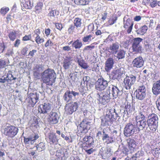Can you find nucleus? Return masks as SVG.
<instances>
[{
  "instance_id": "1",
  "label": "nucleus",
  "mask_w": 160,
  "mask_h": 160,
  "mask_svg": "<svg viewBox=\"0 0 160 160\" xmlns=\"http://www.w3.org/2000/svg\"><path fill=\"white\" fill-rule=\"evenodd\" d=\"M56 78V74L54 70L51 68H47L41 74L42 81L48 85L52 86L55 82Z\"/></svg>"
},
{
  "instance_id": "2",
  "label": "nucleus",
  "mask_w": 160,
  "mask_h": 160,
  "mask_svg": "<svg viewBox=\"0 0 160 160\" xmlns=\"http://www.w3.org/2000/svg\"><path fill=\"white\" fill-rule=\"evenodd\" d=\"M115 109H107L106 114L101 117V125L102 127L108 126L112 124L116 119L114 118V113L115 112Z\"/></svg>"
},
{
  "instance_id": "3",
  "label": "nucleus",
  "mask_w": 160,
  "mask_h": 160,
  "mask_svg": "<svg viewBox=\"0 0 160 160\" xmlns=\"http://www.w3.org/2000/svg\"><path fill=\"white\" fill-rule=\"evenodd\" d=\"M158 118L157 115L152 113L148 117L147 121L148 125L150 129L155 131L157 129Z\"/></svg>"
},
{
  "instance_id": "4",
  "label": "nucleus",
  "mask_w": 160,
  "mask_h": 160,
  "mask_svg": "<svg viewBox=\"0 0 160 160\" xmlns=\"http://www.w3.org/2000/svg\"><path fill=\"white\" fill-rule=\"evenodd\" d=\"M140 131L138 128L136 127L131 123H128L124 128V134L126 137H129L134 133L135 134Z\"/></svg>"
},
{
  "instance_id": "5",
  "label": "nucleus",
  "mask_w": 160,
  "mask_h": 160,
  "mask_svg": "<svg viewBox=\"0 0 160 160\" xmlns=\"http://www.w3.org/2000/svg\"><path fill=\"white\" fill-rule=\"evenodd\" d=\"M18 130L17 127L9 125L5 128L3 133L8 138H12L17 134Z\"/></svg>"
},
{
  "instance_id": "6",
  "label": "nucleus",
  "mask_w": 160,
  "mask_h": 160,
  "mask_svg": "<svg viewBox=\"0 0 160 160\" xmlns=\"http://www.w3.org/2000/svg\"><path fill=\"white\" fill-rule=\"evenodd\" d=\"M142 41V39L140 38H134L132 41V45L133 52L136 53H140L142 52V47L140 45V43Z\"/></svg>"
},
{
  "instance_id": "7",
  "label": "nucleus",
  "mask_w": 160,
  "mask_h": 160,
  "mask_svg": "<svg viewBox=\"0 0 160 160\" xmlns=\"http://www.w3.org/2000/svg\"><path fill=\"white\" fill-rule=\"evenodd\" d=\"M39 99V95L37 93H30L28 95L26 101L28 103V106L33 107Z\"/></svg>"
},
{
  "instance_id": "8",
  "label": "nucleus",
  "mask_w": 160,
  "mask_h": 160,
  "mask_svg": "<svg viewBox=\"0 0 160 160\" xmlns=\"http://www.w3.org/2000/svg\"><path fill=\"white\" fill-rule=\"evenodd\" d=\"M108 82L102 77L98 78L95 83V89L99 91L104 90L108 86Z\"/></svg>"
},
{
  "instance_id": "9",
  "label": "nucleus",
  "mask_w": 160,
  "mask_h": 160,
  "mask_svg": "<svg viewBox=\"0 0 160 160\" xmlns=\"http://www.w3.org/2000/svg\"><path fill=\"white\" fill-rule=\"evenodd\" d=\"M136 80V77L133 75L126 76L123 80L124 86L128 89H130L131 87L134 84Z\"/></svg>"
},
{
  "instance_id": "10",
  "label": "nucleus",
  "mask_w": 160,
  "mask_h": 160,
  "mask_svg": "<svg viewBox=\"0 0 160 160\" xmlns=\"http://www.w3.org/2000/svg\"><path fill=\"white\" fill-rule=\"evenodd\" d=\"M78 108V104L76 102H70L66 104L65 107V110L68 114H71L75 111Z\"/></svg>"
},
{
  "instance_id": "11",
  "label": "nucleus",
  "mask_w": 160,
  "mask_h": 160,
  "mask_svg": "<svg viewBox=\"0 0 160 160\" xmlns=\"http://www.w3.org/2000/svg\"><path fill=\"white\" fill-rule=\"evenodd\" d=\"M52 109V105L48 102L40 104L38 107V112L40 114H45L50 112Z\"/></svg>"
},
{
  "instance_id": "12",
  "label": "nucleus",
  "mask_w": 160,
  "mask_h": 160,
  "mask_svg": "<svg viewBox=\"0 0 160 160\" xmlns=\"http://www.w3.org/2000/svg\"><path fill=\"white\" fill-rule=\"evenodd\" d=\"M135 93L137 98L140 100H143L146 95L145 87L143 85L139 86L138 88L136 90Z\"/></svg>"
},
{
  "instance_id": "13",
  "label": "nucleus",
  "mask_w": 160,
  "mask_h": 160,
  "mask_svg": "<svg viewBox=\"0 0 160 160\" xmlns=\"http://www.w3.org/2000/svg\"><path fill=\"white\" fill-rule=\"evenodd\" d=\"M2 77V78H0V82L4 83L6 81L8 83L10 84L13 83L15 82L13 81L17 79V78L14 77L12 75V72L11 71H9L7 74L6 78Z\"/></svg>"
},
{
  "instance_id": "14",
  "label": "nucleus",
  "mask_w": 160,
  "mask_h": 160,
  "mask_svg": "<svg viewBox=\"0 0 160 160\" xmlns=\"http://www.w3.org/2000/svg\"><path fill=\"white\" fill-rule=\"evenodd\" d=\"M59 117L56 112L51 111L48 115V121L51 124H55L58 122Z\"/></svg>"
},
{
  "instance_id": "15",
  "label": "nucleus",
  "mask_w": 160,
  "mask_h": 160,
  "mask_svg": "<svg viewBox=\"0 0 160 160\" xmlns=\"http://www.w3.org/2000/svg\"><path fill=\"white\" fill-rule=\"evenodd\" d=\"M39 137L38 133H32L28 138L24 137V142L25 144H32Z\"/></svg>"
},
{
  "instance_id": "16",
  "label": "nucleus",
  "mask_w": 160,
  "mask_h": 160,
  "mask_svg": "<svg viewBox=\"0 0 160 160\" xmlns=\"http://www.w3.org/2000/svg\"><path fill=\"white\" fill-rule=\"evenodd\" d=\"M120 92V91L118 88L117 87L112 85H110L107 90V93L109 95L112 94L113 97L115 98L118 97L119 93Z\"/></svg>"
},
{
  "instance_id": "17",
  "label": "nucleus",
  "mask_w": 160,
  "mask_h": 160,
  "mask_svg": "<svg viewBox=\"0 0 160 160\" xmlns=\"http://www.w3.org/2000/svg\"><path fill=\"white\" fill-rule=\"evenodd\" d=\"M100 153L103 159H107L112 155L111 149L108 147L102 148L100 150Z\"/></svg>"
},
{
  "instance_id": "18",
  "label": "nucleus",
  "mask_w": 160,
  "mask_h": 160,
  "mask_svg": "<svg viewBox=\"0 0 160 160\" xmlns=\"http://www.w3.org/2000/svg\"><path fill=\"white\" fill-rule=\"evenodd\" d=\"M144 61L141 56L138 57L133 60L132 64L134 68H139L142 67L144 64Z\"/></svg>"
},
{
  "instance_id": "19",
  "label": "nucleus",
  "mask_w": 160,
  "mask_h": 160,
  "mask_svg": "<svg viewBox=\"0 0 160 160\" xmlns=\"http://www.w3.org/2000/svg\"><path fill=\"white\" fill-rule=\"evenodd\" d=\"M133 23L131 19L128 18L124 22V27L125 29H127V31L128 33H131L132 29Z\"/></svg>"
},
{
  "instance_id": "20",
  "label": "nucleus",
  "mask_w": 160,
  "mask_h": 160,
  "mask_svg": "<svg viewBox=\"0 0 160 160\" xmlns=\"http://www.w3.org/2000/svg\"><path fill=\"white\" fill-rule=\"evenodd\" d=\"M57 136L56 134L53 133H50L47 137V141L50 144H56L58 142Z\"/></svg>"
},
{
  "instance_id": "21",
  "label": "nucleus",
  "mask_w": 160,
  "mask_h": 160,
  "mask_svg": "<svg viewBox=\"0 0 160 160\" xmlns=\"http://www.w3.org/2000/svg\"><path fill=\"white\" fill-rule=\"evenodd\" d=\"M72 58L70 56H66L63 61V67L65 70L69 69L71 65Z\"/></svg>"
},
{
  "instance_id": "22",
  "label": "nucleus",
  "mask_w": 160,
  "mask_h": 160,
  "mask_svg": "<svg viewBox=\"0 0 160 160\" xmlns=\"http://www.w3.org/2000/svg\"><path fill=\"white\" fill-rule=\"evenodd\" d=\"M134 109V108L130 103L127 102L126 103H125L124 110L125 114L130 116L132 114Z\"/></svg>"
},
{
  "instance_id": "23",
  "label": "nucleus",
  "mask_w": 160,
  "mask_h": 160,
  "mask_svg": "<svg viewBox=\"0 0 160 160\" xmlns=\"http://www.w3.org/2000/svg\"><path fill=\"white\" fill-rule=\"evenodd\" d=\"M103 136L102 137V140L103 141H105V142L107 144L112 143L114 142L115 139L113 137V136L109 137L108 134L105 133L104 131H103Z\"/></svg>"
},
{
  "instance_id": "24",
  "label": "nucleus",
  "mask_w": 160,
  "mask_h": 160,
  "mask_svg": "<svg viewBox=\"0 0 160 160\" xmlns=\"http://www.w3.org/2000/svg\"><path fill=\"white\" fill-rule=\"evenodd\" d=\"M64 149H61L58 150L56 152V156L61 160H66L68 156V154L65 153Z\"/></svg>"
},
{
  "instance_id": "25",
  "label": "nucleus",
  "mask_w": 160,
  "mask_h": 160,
  "mask_svg": "<svg viewBox=\"0 0 160 160\" xmlns=\"http://www.w3.org/2000/svg\"><path fill=\"white\" fill-rule=\"evenodd\" d=\"M123 73L119 69H117L113 71L112 72L110 77L113 80L119 79L122 75Z\"/></svg>"
},
{
  "instance_id": "26",
  "label": "nucleus",
  "mask_w": 160,
  "mask_h": 160,
  "mask_svg": "<svg viewBox=\"0 0 160 160\" xmlns=\"http://www.w3.org/2000/svg\"><path fill=\"white\" fill-rule=\"evenodd\" d=\"M88 125L87 122L82 121L80 124L78 132L81 133L86 134L88 130Z\"/></svg>"
},
{
  "instance_id": "27",
  "label": "nucleus",
  "mask_w": 160,
  "mask_h": 160,
  "mask_svg": "<svg viewBox=\"0 0 160 160\" xmlns=\"http://www.w3.org/2000/svg\"><path fill=\"white\" fill-rule=\"evenodd\" d=\"M114 64L113 59L111 58L108 59L105 62V69L106 71L108 72L112 68Z\"/></svg>"
},
{
  "instance_id": "28",
  "label": "nucleus",
  "mask_w": 160,
  "mask_h": 160,
  "mask_svg": "<svg viewBox=\"0 0 160 160\" xmlns=\"http://www.w3.org/2000/svg\"><path fill=\"white\" fill-rule=\"evenodd\" d=\"M30 128L32 130H34L37 128L39 127L38 119L34 117L32 120L29 123Z\"/></svg>"
},
{
  "instance_id": "29",
  "label": "nucleus",
  "mask_w": 160,
  "mask_h": 160,
  "mask_svg": "<svg viewBox=\"0 0 160 160\" xmlns=\"http://www.w3.org/2000/svg\"><path fill=\"white\" fill-rule=\"evenodd\" d=\"M128 146L131 150H134L136 148L137 143L136 141L133 139L129 138L127 140Z\"/></svg>"
},
{
  "instance_id": "30",
  "label": "nucleus",
  "mask_w": 160,
  "mask_h": 160,
  "mask_svg": "<svg viewBox=\"0 0 160 160\" xmlns=\"http://www.w3.org/2000/svg\"><path fill=\"white\" fill-rule=\"evenodd\" d=\"M63 98L66 102H71L72 100V96L71 91H67L64 94Z\"/></svg>"
},
{
  "instance_id": "31",
  "label": "nucleus",
  "mask_w": 160,
  "mask_h": 160,
  "mask_svg": "<svg viewBox=\"0 0 160 160\" xmlns=\"http://www.w3.org/2000/svg\"><path fill=\"white\" fill-rule=\"evenodd\" d=\"M152 92L154 95H156L160 93V86L156 82L153 85Z\"/></svg>"
},
{
  "instance_id": "32",
  "label": "nucleus",
  "mask_w": 160,
  "mask_h": 160,
  "mask_svg": "<svg viewBox=\"0 0 160 160\" xmlns=\"http://www.w3.org/2000/svg\"><path fill=\"white\" fill-rule=\"evenodd\" d=\"M119 48V45L118 42L113 43L110 46L109 49L111 52L113 54H116L117 53Z\"/></svg>"
},
{
  "instance_id": "33",
  "label": "nucleus",
  "mask_w": 160,
  "mask_h": 160,
  "mask_svg": "<svg viewBox=\"0 0 160 160\" xmlns=\"http://www.w3.org/2000/svg\"><path fill=\"white\" fill-rule=\"evenodd\" d=\"M84 143L88 145H93L94 143L93 138L91 136H85L83 138Z\"/></svg>"
},
{
  "instance_id": "34",
  "label": "nucleus",
  "mask_w": 160,
  "mask_h": 160,
  "mask_svg": "<svg viewBox=\"0 0 160 160\" xmlns=\"http://www.w3.org/2000/svg\"><path fill=\"white\" fill-rule=\"evenodd\" d=\"M22 4L23 7L28 9H31L33 6V3H32L31 0H23Z\"/></svg>"
},
{
  "instance_id": "35",
  "label": "nucleus",
  "mask_w": 160,
  "mask_h": 160,
  "mask_svg": "<svg viewBox=\"0 0 160 160\" xmlns=\"http://www.w3.org/2000/svg\"><path fill=\"white\" fill-rule=\"evenodd\" d=\"M43 6V4L42 2H37L34 7L35 12L38 13L41 12Z\"/></svg>"
},
{
  "instance_id": "36",
  "label": "nucleus",
  "mask_w": 160,
  "mask_h": 160,
  "mask_svg": "<svg viewBox=\"0 0 160 160\" xmlns=\"http://www.w3.org/2000/svg\"><path fill=\"white\" fill-rule=\"evenodd\" d=\"M143 155L144 152L142 150L138 151L131 158V159L132 160H137L138 158L142 157Z\"/></svg>"
},
{
  "instance_id": "37",
  "label": "nucleus",
  "mask_w": 160,
  "mask_h": 160,
  "mask_svg": "<svg viewBox=\"0 0 160 160\" xmlns=\"http://www.w3.org/2000/svg\"><path fill=\"white\" fill-rule=\"evenodd\" d=\"M17 31L16 30H12L8 34V37L11 41H14L17 37Z\"/></svg>"
},
{
  "instance_id": "38",
  "label": "nucleus",
  "mask_w": 160,
  "mask_h": 160,
  "mask_svg": "<svg viewBox=\"0 0 160 160\" xmlns=\"http://www.w3.org/2000/svg\"><path fill=\"white\" fill-rule=\"evenodd\" d=\"M145 113L144 112H139L135 117V120L136 122L145 119Z\"/></svg>"
},
{
  "instance_id": "39",
  "label": "nucleus",
  "mask_w": 160,
  "mask_h": 160,
  "mask_svg": "<svg viewBox=\"0 0 160 160\" xmlns=\"http://www.w3.org/2000/svg\"><path fill=\"white\" fill-rule=\"evenodd\" d=\"M148 29V27L145 25L140 27L137 30V33L140 35H143L146 32Z\"/></svg>"
},
{
  "instance_id": "40",
  "label": "nucleus",
  "mask_w": 160,
  "mask_h": 160,
  "mask_svg": "<svg viewBox=\"0 0 160 160\" xmlns=\"http://www.w3.org/2000/svg\"><path fill=\"white\" fill-rule=\"evenodd\" d=\"M72 45L75 49H79L82 47V44L79 39H77L72 43Z\"/></svg>"
},
{
  "instance_id": "41",
  "label": "nucleus",
  "mask_w": 160,
  "mask_h": 160,
  "mask_svg": "<svg viewBox=\"0 0 160 160\" xmlns=\"http://www.w3.org/2000/svg\"><path fill=\"white\" fill-rule=\"evenodd\" d=\"M81 19L79 18H76L73 20V24L77 28H79L82 27Z\"/></svg>"
},
{
  "instance_id": "42",
  "label": "nucleus",
  "mask_w": 160,
  "mask_h": 160,
  "mask_svg": "<svg viewBox=\"0 0 160 160\" xmlns=\"http://www.w3.org/2000/svg\"><path fill=\"white\" fill-rule=\"evenodd\" d=\"M137 127L139 129H143L145 128L146 125V122L145 120H142L137 122Z\"/></svg>"
},
{
  "instance_id": "43",
  "label": "nucleus",
  "mask_w": 160,
  "mask_h": 160,
  "mask_svg": "<svg viewBox=\"0 0 160 160\" xmlns=\"http://www.w3.org/2000/svg\"><path fill=\"white\" fill-rule=\"evenodd\" d=\"M78 65L84 69H87L89 67L87 63H86L83 59L78 60Z\"/></svg>"
},
{
  "instance_id": "44",
  "label": "nucleus",
  "mask_w": 160,
  "mask_h": 160,
  "mask_svg": "<svg viewBox=\"0 0 160 160\" xmlns=\"http://www.w3.org/2000/svg\"><path fill=\"white\" fill-rule=\"evenodd\" d=\"M125 54L126 52L124 50L120 49L117 53V58H118V59H120L124 58Z\"/></svg>"
},
{
  "instance_id": "45",
  "label": "nucleus",
  "mask_w": 160,
  "mask_h": 160,
  "mask_svg": "<svg viewBox=\"0 0 160 160\" xmlns=\"http://www.w3.org/2000/svg\"><path fill=\"white\" fill-rule=\"evenodd\" d=\"M59 14V11L55 9L50 11L48 13V15L50 17H55L58 16Z\"/></svg>"
},
{
  "instance_id": "46",
  "label": "nucleus",
  "mask_w": 160,
  "mask_h": 160,
  "mask_svg": "<svg viewBox=\"0 0 160 160\" xmlns=\"http://www.w3.org/2000/svg\"><path fill=\"white\" fill-rule=\"evenodd\" d=\"M110 101V98L107 95H104L101 99V102L103 105H105Z\"/></svg>"
},
{
  "instance_id": "47",
  "label": "nucleus",
  "mask_w": 160,
  "mask_h": 160,
  "mask_svg": "<svg viewBox=\"0 0 160 160\" xmlns=\"http://www.w3.org/2000/svg\"><path fill=\"white\" fill-rule=\"evenodd\" d=\"M36 148V149L38 152L42 151L45 149L44 143L43 142H40L37 145Z\"/></svg>"
},
{
  "instance_id": "48",
  "label": "nucleus",
  "mask_w": 160,
  "mask_h": 160,
  "mask_svg": "<svg viewBox=\"0 0 160 160\" xmlns=\"http://www.w3.org/2000/svg\"><path fill=\"white\" fill-rule=\"evenodd\" d=\"M9 8L8 7H3L0 10V13L2 16H5L9 11Z\"/></svg>"
},
{
  "instance_id": "49",
  "label": "nucleus",
  "mask_w": 160,
  "mask_h": 160,
  "mask_svg": "<svg viewBox=\"0 0 160 160\" xmlns=\"http://www.w3.org/2000/svg\"><path fill=\"white\" fill-rule=\"evenodd\" d=\"M43 66L42 64H37L33 68L34 73L39 74L40 71V69H42Z\"/></svg>"
},
{
  "instance_id": "50",
  "label": "nucleus",
  "mask_w": 160,
  "mask_h": 160,
  "mask_svg": "<svg viewBox=\"0 0 160 160\" xmlns=\"http://www.w3.org/2000/svg\"><path fill=\"white\" fill-rule=\"evenodd\" d=\"M152 154L155 157L158 158L160 154V148H156L152 152Z\"/></svg>"
},
{
  "instance_id": "51",
  "label": "nucleus",
  "mask_w": 160,
  "mask_h": 160,
  "mask_svg": "<svg viewBox=\"0 0 160 160\" xmlns=\"http://www.w3.org/2000/svg\"><path fill=\"white\" fill-rule=\"evenodd\" d=\"M35 41L38 44H39L43 43L44 41V39L43 38H41L39 35L36 36L35 38Z\"/></svg>"
},
{
  "instance_id": "52",
  "label": "nucleus",
  "mask_w": 160,
  "mask_h": 160,
  "mask_svg": "<svg viewBox=\"0 0 160 160\" xmlns=\"http://www.w3.org/2000/svg\"><path fill=\"white\" fill-rule=\"evenodd\" d=\"M8 66L7 62L2 59H0V69H2Z\"/></svg>"
},
{
  "instance_id": "53",
  "label": "nucleus",
  "mask_w": 160,
  "mask_h": 160,
  "mask_svg": "<svg viewBox=\"0 0 160 160\" xmlns=\"http://www.w3.org/2000/svg\"><path fill=\"white\" fill-rule=\"evenodd\" d=\"M76 28L75 26L73 24H71L68 27V31L69 34H72L74 32L75 28Z\"/></svg>"
},
{
  "instance_id": "54",
  "label": "nucleus",
  "mask_w": 160,
  "mask_h": 160,
  "mask_svg": "<svg viewBox=\"0 0 160 160\" xmlns=\"http://www.w3.org/2000/svg\"><path fill=\"white\" fill-rule=\"evenodd\" d=\"M91 145H88L87 143L84 142H82V144L80 146V147L82 150H84L85 151L89 149L91 147Z\"/></svg>"
},
{
  "instance_id": "55",
  "label": "nucleus",
  "mask_w": 160,
  "mask_h": 160,
  "mask_svg": "<svg viewBox=\"0 0 160 160\" xmlns=\"http://www.w3.org/2000/svg\"><path fill=\"white\" fill-rule=\"evenodd\" d=\"M93 43L91 44L90 45L84 47L83 48V52L91 50L95 48V46L93 45Z\"/></svg>"
},
{
  "instance_id": "56",
  "label": "nucleus",
  "mask_w": 160,
  "mask_h": 160,
  "mask_svg": "<svg viewBox=\"0 0 160 160\" xmlns=\"http://www.w3.org/2000/svg\"><path fill=\"white\" fill-rule=\"evenodd\" d=\"M54 43L51 41L50 39H48L45 44L44 46L46 48L52 46L53 45Z\"/></svg>"
},
{
  "instance_id": "57",
  "label": "nucleus",
  "mask_w": 160,
  "mask_h": 160,
  "mask_svg": "<svg viewBox=\"0 0 160 160\" xmlns=\"http://www.w3.org/2000/svg\"><path fill=\"white\" fill-rule=\"evenodd\" d=\"M117 17H115L112 18H110L108 20V23L110 25H112L115 23L117 20Z\"/></svg>"
},
{
  "instance_id": "58",
  "label": "nucleus",
  "mask_w": 160,
  "mask_h": 160,
  "mask_svg": "<svg viewBox=\"0 0 160 160\" xmlns=\"http://www.w3.org/2000/svg\"><path fill=\"white\" fill-rule=\"evenodd\" d=\"M6 46L4 42L2 41L0 42V54L2 53L4 51Z\"/></svg>"
},
{
  "instance_id": "59",
  "label": "nucleus",
  "mask_w": 160,
  "mask_h": 160,
  "mask_svg": "<svg viewBox=\"0 0 160 160\" xmlns=\"http://www.w3.org/2000/svg\"><path fill=\"white\" fill-rule=\"evenodd\" d=\"M32 38L31 35L29 34L28 35H25L22 38V40L23 41H26L31 40Z\"/></svg>"
},
{
  "instance_id": "60",
  "label": "nucleus",
  "mask_w": 160,
  "mask_h": 160,
  "mask_svg": "<svg viewBox=\"0 0 160 160\" xmlns=\"http://www.w3.org/2000/svg\"><path fill=\"white\" fill-rule=\"evenodd\" d=\"M92 36L91 35H89L84 37L82 38V41L84 42H90L91 40V37Z\"/></svg>"
},
{
  "instance_id": "61",
  "label": "nucleus",
  "mask_w": 160,
  "mask_h": 160,
  "mask_svg": "<svg viewBox=\"0 0 160 160\" xmlns=\"http://www.w3.org/2000/svg\"><path fill=\"white\" fill-rule=\"evenodd\" d=\"M36 148V147H34L33 148H31L30 152L28 153L29 154L32 156H34L36 153L37 150Z\"/></svg>"
},
{
  "instance_id": "62",
  "label": "nucleus",
  "mask_w": 160,
  "mask_h": 160,
  "mask_svg": "<svg viewBox=\"0 0 160 160\" xmlns=\"http://www.w3.org/2000/svg\"><path fill=\"white\" fill-rule=\"evenodd\" d=\"M108 13L106 12H103L101 14V21L104 22L107 17Z\"/></svg>"
},
{
  "instance_id": "63",
  "label": "nucleus",
  "mask_w": 160,
  "mask_h": 160,
  "mask_svg": "<svg viewBox=\"0 0 160 160\" xmlns=\"http://www.w3.org/2000/svg\"><path fill=\"white\" fill-rule=\"evenodd\" d=\"M69 76H70V80L72 82H75V81L77 79V77L73 73H70V74Z\"/></svg>"
},
{
  "instance_id": "64",
  "label": "nucleus",
  "mask_w": 160,
  "mask_h": 160,
  "mask_svg": "<svg viewBox=\"0 0 160 160\" xmlns=\"http://www.w3.org/2000/svg\"><path fill=\"white\" fill-rule=\"evenodd\" d=\"M21 43L20 40L17 39L15 41L14 43V46L15 47H18Z\"/></svg>"
}]
</instances>
